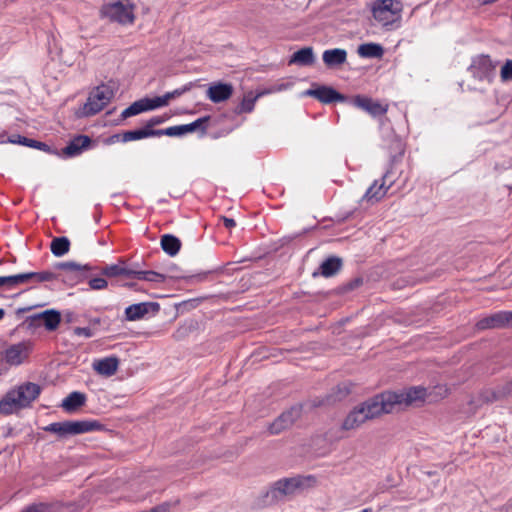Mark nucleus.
<instances>
[{
  "instance_id": "1",
  "label": "nucleus",
  "mask_w": 512,
  "mask_h": 512,
  "mask_svg": "<svg viewBox=\"0 0 512 512\" xmlns=\"http://www.w3.org/2000/svg\"><path fill=\"white\" fill-rule=\"evenodd\" d=\"M41 391V386L34 382H24L10 389L0 400V414L8 416L31 407Z\"/></svg>"
},
{
  "instance_id": "2",
  "label": "nucleus",
  "mask_w": 512,
  "mask_h": 512,
  "mask_svg": "<svg viewBox=\"0 0 512 512\" xmlns=\"http://www.w3.org/2000/svg\"><path fill=\"white\" fill-rule=\"evenodd\" d=\"M316 484L313 475H297L290 478H282L274 482L263 494V505L270 506L283 501L285 497L292 496L298 491L310 488Z\"/></svg>"
},
{
  "instance_id": "3",
  "label": "nucleus",
  "mask_w": 512,
  "mask_h": 512,
  "mask_svg": "<svg viewBox=\"0 0 512 512\" xmlns=\"http://www.w3.org/2000/svg\"><path fill=\"white\" fill-rule=\"evenodd\" d=\"M382 414H387V406H385L381 394H377L355 406L347 414L341 427L343 430H354L366 421L377 418Z\"/></svg>"
},
{
  "instance_id": "4",
  "label": "nucleus",
  "mask_w": 512,
  "mask_h": 512,
  "mask_svg": "<svg viewBox=\"0 0 512 512\" xmlns=\"http://www.w3.org/2000/svg\"><path fill=\"white\" fill-rule=\"evenodd\" d=\"M104 425L97 420H77L53 422L44 427L46 432L54 433L60 438L69 435H78L92 431L103 430Z\"/></svg>"
},
{
  "instance_id": "5",
  "label": "nucleus",
  "mask_w": 512,
  "mask_h": 512,
  "mask_svg": "<svg viewBox=\"0 0 512 512\" xmlns=\"http://www.w3.org/2000/svg\"><path fill=\"white\" fill-rule=\"evenodd\" d=\"M380 394L387 406V413H391L397 405L408 406L424 402L427 391L424 387L414 386L399 392L386 391Z\"/></svg>"
},
{
  "instance_id": "6",
  "label": "nucleus",
  "mask_w": 512,
  "mask_h": 512,
  "mask_svg": "<svg viewBox=\"0 0 512 512\" xmlns=\"http://www.w3.org/2000/svg\"><path fill=\"white\" fill-rule=\"evenodd\" d=\"M403 5L398 0H375L371 7L373 18L383 27L401 20Z\"/></svg>"
},
{
  "instance_id": "7",
  "label": "nucleus",
  "mask_w": 512,
  "mask_h": 512,
  "mask_svg": "<svg viewBox=\"0 0 512 512\" xmlns=\"http://www.w3.org/2000/svg\"><path fill=\"white\" fill-rule=\"evenodd\" d=\"M397 161V156H392L390 159L389 167L380 180H375L372 185L366 190L362 197V200L366 201H379L381 200L388 189L396 181V177L393 175V165Z\"/></svg>"
},
{
  "instance_id": "8",
  "label": "nucleus",
  "mask_w": 512,
  "mask_h": 512,
  "mask_svg": "<svg viewBox=\"0 0 512 512\" xmlns=\"http://www.w3.org/2000/svg\"><path fill=\"white\" fill-rule=\"evenodd\" d=\"M114 97L113 90L107 85H100L94 88L84 105L86 115H95L102 111Z\"/></svg>"
},
{
  "instance_id": "9",
  "label": "nucleus",
  "mask_w": 512,
  "mask_h": 512,
  "mask_svg": "<svg viewBox=\"0 0 512 512\" xmlns=\"http://www.w3.org/2000/svg\"><path fill=\"white\" fill-rule=\"evenodd\" d=\"M100 13L103 18L121 24L132 23L134 20L132 7L124 5L121 1L104 4Z\"/></svg>"
},
{
  "instance_id": "10",
  "label": "nucleus",
  "mask_w": 512,
  "mask_h": 512,
  "mask_svg": "<svg viewBox=\"0 0 512 512\" xmlns=\"http://www.w3.org/2000/svg\"><path fill=\"white\" fill-rule=\"evenodd\" d=\"M469 70L479 80H490L493 77L495 64L488 55H480L473 58Z\"/></svg>"
},
{
  "instance_id": "11",
  "label": "nucleus",
  "mask_w": 512,
  "mask_h": 512,
  "mask_svg": "<svg viewBox=\"0 0 512 512\" xmlns=\"http://www.w3.org/2000/svg\"><path fill=\"white\" fill-rule=\"evenodd\" d=\"M301 407L293 406L284 411L277 419L272 422L268 430L270 434L275 435L281 433L283 430L289 428L301 415Z\"/></svg>"
},
{
  "instance_id": "12",
  "label": "nucleus",
  "mask_w": 512,
  "mask_h": 512,
  "mask_svg": "<svg viewBox=\"0 0 512 512\" xmlns=\"http://www.w3.org/2000/svg\"><path fill=\"white\" fill-rule=\"evenodd\" d=\"M27 321L32 326L44 325L47 330L53 331L59 326L61 315L58 311L50 309L27 317Z\"/></svg>"
},
{
  "instance_id": "13",
  "label": "nucleus",
  "mask_w": 512,
  "mask_h": 512,
  "mask_svg": "<svg viewBox=\"0 0 512 512\" xmlns=\"http://www.w3.org/2000/svg\"><path fill=\"white\" fill-rule=\"evenodd\" d=\"M160 310V305L157 302H140L129 305L125 309V320L138 321L143 319L147 314H156Z\"/></svg>"
},
{
  "instance_id": "14",
  "label": "nucleus",
  "mask_w": 512,
  "mask_h": 512,
  "mask_svg": "<svg viewBox=\"0 0 512 512\" xmlns=\"http://www.w3.org/2000/svg\"><path fill=\"white\" fill-rule=\"evenodd\" d=\"M504 327H512V311H498L477 323L480 330Z\"/></svg>"
},
{
  "instance_id": "15",
  "label": "nucleus",
  "mask_w": 512,
  "mask_h": 512,
  "mask_svg": "<svg viewBox=\"0 0 512 512\" xmlns=\"http://www.w3.org/2000/svg\"><path fill=\"white\" fill-rule=\"evenodd\" d=\"M91 139L86 135H78L71 139L67 146L62 149L61 155L65 158H73L80 155L89 148Z\"/></svg>"
},
{
  "instance_id": "16",
  "label": "nucleus",
  "mask_w": 512,
  "mask_h": 512,
  "mask_svg": "<svg viewBox=\"0 0 512 512\" xmlns=\"http://www.w3.org/2000/svg\"><path fill=\"white\" fill-rule=\"evenodd\" d=\"M353 104L373 117L384 115L387 112L386 106L366 96H356L353 99Z\"/></svg>"
},
{
  "instance_id": "17",
  "label": "nucleus",
  "mask_w": 512,
  "mask_h": 512,
  "mask_svg": "<svg viewBox=\"0 0 512 512\" xmlns=\"http://www.w3.org/2000/svg\"><path fill=\"white\" fill-rule=\"evenodd\" d=\"M306 95L313 96L322 103L330 104L336 101H343L344 96L337 92L334 88L328 86H320L315 89H309Z\"/></svg>"
},
{
  "instance_id": "18",
  "label": "nucleus",
  "mask_w": 512,
  "mask_h": 512,
  "mask_svg": "<svg viewBox=\"0 0 512 512\" xmlns=\"http://www.w3.org/2000/svg\"><path fill=\"white\" fill-rule=\"evenodd\" d=\"M322 60L329 69H336L347 61V51L343 48L327 49L322 54Z\"/></svg>"
},
{
  "instance_id": "19",
  "label": "nucleus",
  "mask_w": 512,
  "mask_h": 512,
  "mask_svg": "<svg viewBox=\"0 0 512 512\" xmlns=\"http://www.w3.org/2000/svg\"><path fill=\"white\" fill-rule=\"evenodd\" d=\"M233 86L229 83H217L207 90V97L214 103L223 102L231 97Z\"/></svg>"
},
{
  "instance_id": "20",
  "label": "nucleus",
  "mask_w": 512,
  "mask_h": 512,
  "mask_svg": "<svg viewBox=\"0 0 512 512\" xmlns=\"http://www.w3.org/2000/svg\"><path fill=\"white\" fill-rule=\"evenodd\" d=\"M27 357V349L24 343L11 345L5 351V360L8 364L18 366Z\"/></svg>"
},
{
  "instance_id": "21",
  "label": "nucleus",
  "mask_w": 512,
  "mask_h": 512,
  "mask_svg": "<svg viewBox=\"0 0 512 512\" xmlns=\"http://www.w3.org/2000/svg\"><path fill=\"white\" fill-rule=\"evenodd\" d=\"M119 361L116 357H105L93 363V369L100 375L110 377L118 369Z\"/></svg>"
},
{
  "instance_id": "22",
  "label": "nucleus",
  "mask_w": 512,
  "mask_h": 512,
  "mask_svg": "<svg viewBox=\"0 0 512 512\" xmlns=\"http://www.w3.org/2000/svg\"><path fill=\"white\" fill-rule=\"evenodd\" d=\"M9 142L12 144H20L30 148L38 149L49 154H58V152L52 149L49 145L44 142L37 141L35 139L27 138L21 135H13L9 138Z\"/></svg>"
},
{
  "instance_id": "23",
  "label": "nucleus",
  "mask_w": 512,
  "mask_h": 512,
  "mask_svg": "<svg viewBox=\"0 0 512 512\" xmlns=\"http://www.w3.org/2000/svg\"><path fill=\"white\" fill-rule=\"evenodd\" d=\"M87 397L85 393L73 391L68 394L61 403V407L66 412H74L86 403Z\"/></svg>"
},
{
  "instance_id": "24",
  "label": "nucleus",
  "mask_w": 512,
  "mask_h": 512,
  "mask_svg": "<svg viewBox=\"0 0 512 512\" xmlns=\"http://www.w3.org/2000/svg\"><path fill=\"white\" fill-rule=\"evenodd\" d=\"M315 62V55L312 47H304L294 52L289 59V64L310 66Z\"/></svg>"
},
{
  "instance_id": "25",
  "label": "nucleus",
  "mask_w": 512,
  "mask_h": 512,
  "mask_svg": "<svg viewBox=\"0 0 512 512\" xmlns=\"http://www.w3.org/2000/svg\"><path fill=\"white\" fill-rule=\"evenodd\" d=\"M161 248L165 253L173 257L178 254L181 248V241L172 234H164L161 237Z\"/></svg>"
},
{
  "instance_id": "26",
  "label": "nucleus",
  "mask_w": 512,
  "mask_h": 512,
  "mask_svg": "<svg viewBox=\"0 0 512 512\" xmlns=\"http://www.w3.org/2000/svg\"><path fill=\"white\" fill-rule=\"evenodd\" d=\"M342 267V260L339 257L331 256L320 265V273L324 277L334 276Z\"/></svg>"
},
{
  "instance_id": "27",
  "label": "nucleus",
  "mask_w": 512,
  "mask_h": 512,
  "mask_svg": "<svg viewBox=\"0 0 512 512\" xmlns=\"http://www.w3.org/2000/svg\"><path fill=\"white\" fill-rule=\"evenodd\" d=\"M357 53L362 58H380L384 53V49L377 43H364L359 45Z\"/></svg>"
},
{
  "instance_id": "28",
  "label": "nucleus",
  "mask_w": 512,
  "mask_h": 512,
  "mask_svg": "<svg viewBox=\"0 0 512 512\" xmlns=\"http://www.w3.org/2000/svg\"><path fill=\"white\" fill-rule=\"evenodd\" d=\"M137 280H144L154 283H162L166 277L164 274L152 271V270H133L131 269V277Z\"/></svg>"
},
{
  "instance_id": "29",
  "label": "nucleus",
  "mask_w": 512,
  "mask_h": 512,
  "mask_svg": "<svg viewBox=\"0 0 512 512\" xmlns=\"http://www.w3.org/2000/svg\"><path fill=\"white\" fill-rule=\"evenodd\" d=\"M152 136H156V130L146 129L144 127L141 129L130 130V131L124 132L122 135V140L124 142H129V141H136V140H140V139H144V138H148V137H152Z\"/></svg>"
},
{
  "instance_id": "30",
  "label": "nucleus",
  "mask_w": 512,
  "mask_h": 512,
  "mask_svg": "<svg viewBox=\"0 0 512 512\" xmlns=\"http://www.w3.org/2000/svg\"><path fill=\"white\" fill-rule=\"evenodd\" d=\"M51 252L56 257L64 256L70 249V241L67 237H56L50 245Z\"/></svg>"
},
{
  "instance_id": "31",
  "label": "nucleus",
  "mask_w": 512,
  "mask_h": 512,
  "mask_svg": "<svg viewBox=\"0 0 512 512\" xmlns=\"http://www.w3.org/2000/svg\"><path fill=\"white\" fill-rule=\"evenodd\" d=\"M147 111H148V108H147L146 100H145V98H142V99H139V100L133 102L129 107L124 109L121 112V118L127 119L129 117L136 116V115H139V114H141L143 112H147Z\"/></svg>"
},
{
  "instance_id": "32",
  "label": "nucleus",
  "mask_w": 512,
  "mask_h": 512,
  "mask_svg": "<svg viewBox=\"0 0 512 512\" xmlns=\"http://www.w3.org/2000/svg\"><path fill=\"white\" fill-rule=\"evenodd\" d=\"M56 268L73 274L77 280L84 277V272L87 269L86 266H81L73 261L60 262L56 265Z\"/></svg>"
},
{
  "instance_id": "33",
  "label": "nucleus",
  "mask_w": 512,
  "mask_h": 512,
  "mask_svg": "<svg viewBox=\"0 0 512 512\" xmlns=\"http://www.w3.org/2000/svg\"><path fill=\"white\" fill-rule=\"evenodd\" d=\"M101 273L107 277L125 276L131 277V269L120 266L118 264H112L105 266Z\"/></svg>"
},
{
  "instance_id": "34",
  "label": "nucleus",
  "mask_w": 512,
  "mask_h": 512,
  "mask_svg": "<svg viewBox=\"0 0 512 512\" xmlns=\"http://www.w3.org/2000/svg\"><path fill=\"white\" fill-rule=\"evenodd\" d=\"M258 96L259 95L254 96L252 94L245 96L240 102V104L236 107L235 113L242 114L252 112L254 110Z\"/></svg>"
},
{
  "instance_id": "35",
  "label": "nucleus",
  "mask_w": 512,
  "mask_h": 512,
  "mask_svg": "<svg viewBox=\"0 0 512 512\" xmlns=\"http://www.w3.org/2000/svg\"><path fill=\"white\" fill-rule=\"evenodd\" d=\"M184 134H186V132L183 125L171 126L166 129L156 130V136L166 135L170 137H175L182 136Z\"/></svg>"
},
{
  "instance_id": "36",
  "label": "nucleus",
  "mask_w": 512,
  "mask_h": 512,
  "mask_svg": "<svg viewBox=\"0 0 512 512\" xmlns=\"http://www.w3.org/2000/svg\"><path fill=\"white\" fill-rule=\"evenodd\" d=\"M148 111L166 106L168 104L165 95L154 97V98H145Z\"/></svg>"
},
{
  "instance_id": "37",
  "label": "nucleus",
  "mask_w": 512,
  "mask_h": 512,
  "mask_svg": "<svg viewBox=\"0 0 512 512\" xmlns=\"http://www.w3.org/2000/svg\"><path fill=\"white\" fill-rule=\"evenodd\" d=\"M32 280L35 282H48L56 279V274L50 271L31 272Z\"/></svg>"
},
{
  "instance_id": "38",
  "label": "nucleus",
  "mask_w": 512,
  "mask_h": 512,
  "mask_svg": "<svg viewBox=\"0 0 512 512\" xmlns=\"http://www.w3.org/2000/svg\"><path fill=\"white\" fill-rule=\"evenodd\" d=\"M501 79L503 81H512V60H507L502 66Z\"/></svg>"
},
{
  "instance_id": "39",
  "label": "nucleus",
  "mask_w": 512,
  "mask_h": 512,
  "mask_svg": "<svg viewBox=\"0 0 512 512\" xmlns=\"http://www.w3.org/2000/svg\"><path fill=\"white\" fill-rule=\"evenodd\" d=\"M108 286V282L102 277H96L89 280V287L92 290H103Z\"/></svg>"
},
{
  "instance_id": "40",
  "label": "nucleus",
  "mask_w": 512,
  "mask_h": 512,
  "mask_svg": "<svg viewBox=\"0 0 512 512\" xmlns=\"http://www.w3.org/2000/svg\"><path fill=\"white\" fill-rule=\"evenodd\" d=\"M190 87H191V84H187V85H184L181 88H177V89H175V90H173L171 92H167V93L164 94L165 98L169 102L171 99H174L176 97H179V96L183 95L185 92L190 90Z\"/></svg>"
},
{
  "instance_id": "41",
  "label": "nucleus",
  "mask_w": 512,
  "mask_h": 512,
  "mask_svg": "<svg viewBox=\"0 0 512 512\" xmlns=\"http://www.w3.org/2000/svg\"><path fill=\"white\" fill-rule=\"evenodd\" d=\"M74 334L79 337L91 338L95 335V332L91 327H76Z\"/></svg>"
},
{
  "instance_id": "42",
  "label": "nucleus",
  "mask_w": 512,
  "mask_h": 512,
  "mask_svg": "<svg viewBox=\"0 0 512 512\" xmlns=\"http://www.w3.org/2000/svg\"><path fill=\"white\" fill-rule=\"evenodd\" d=\"M207 120H208V117H202V118H198L197 120L193 121L192 123L184 124L183 126L185 129V132L189 133V132L195 131L198 127H200V125L205 123Z\"/></svg>"
},
{
  "instance_id": "43",
  "label": "nucleus",
  "mask_w": 512,
  "mask_h": 512,
  "mask_svg": "<svg viewBox=\"0 0 512 512\" xmlns=\"http://www.w3.org/2000/svg\"><path fill=\"white\" fill-rule=\"evenodd\" d=\"M166 118L164 116H153L151 117L145 125L146 129H152L153 126L160 125L165 122Z\"/></svg>"
},
{
  "instance_id": "44",
  "label": "nucleus",
  "mask_w": 512,
  "mask_h": 512,
  "mask_svg": "<svg viewBox=\"0 0 512 512\" xmlns=\"http://www.w3.org/2000/svg\"><path fill=\"white\" fill-rule=\"evenodd\" d=\"M15 277L17 286L20 284L28 283L29 281L32 280L31 272L16 274Z\"/></svg>"
},
{
  "instance_id": "45",
  "label": "nucleus",
  "mask_w": 512,
  "mask_h": 512,
  "mask_svg": "<svg viewBox=\"0 0 512 512\" xmlns=\"http://www.w3.org/2000/svg\"><path fill=\"white\" fill-rule=\"evenodd\" d=\"M45 506L43 504H32L26 507L21 512H42Z\"/></svg>"
},
{
  "instance_id": "46",
  "label": "nucleus",
  "mask_w": 512,
  "mask_h": 512,
  "mask_svg": "<svg viewBox=\"0 0 512 512\" xmlns=\"http://www.w3.org/2000/svg\"><path fill=\"white\" fill-rule=\"evenodd\" d=\"M4 286H7L8 288L16 287L17 285L15 275L4 276Z\"/></svg>"
},
{
  "instance_id": "47",
  "label": "nucleus",
  "mask_w": 512,
  "mask_h": 512,
  "mask_svg": "<svg viewBox=\"0 0 512 512\" xmlns=\"http://www.w3.org/2000/svg\"><path fill=\"white\" fill-rule=\"evenodd\" d=\"M222 220H223V224H224V226H225L226 228H228V229H231V228H233V227H235V226H236V222H235V220H234V219H232V218L223 217V218H222Z\"/></svg>"
},
{
  "instance_id": "48",
  "label": "nucleus",
  "mask_w": 512,
  "mask_h": 512,
  "mask_svg": "<svg viewBox=\"0 0 512 512\" xmlns=\"http://www.w3.org/2000/svg\"><path fill=\"white\" fill-rule=\"evenodd\" d=\"M102 323V319L100 317L90 319V324L92 326L100 325Z\"/></svg>"
},
{
  "instance_id": "49",
  "label": "nucleus",
  "mask_w": 512,
  "mask_h": 512,
  "mask_svg": "<svg viewBox=\"0 0 512 512\" xmlns=\"http://www.w3.org/2000/svg\"><path fill=\"white\" fill-rule=\"evenodd\" d=\"M497 0H480L482 5H488L496 2Z\"/></svg>"
},
{
  "instance_id": "50",
  "label": "nucleus",
  "mask_w": 512,
  "mask_h": 512,
  "mask_svg": "<svg viewBox=\"0 0 512 512\" xmlns=\"http://www.w3.org/2000/svg\"><path fill=\"white\" fill-rule=\"evenodd\" d=\"M4 316H5V311H4V309L0 308V321L3 319Z\"/></svg>"
},
{
  "instance_id": "51",
  "label": "nucleus",
  "mask_w": 512,
  "mask_h": 512,
  "mask_svg": "<svg viewBox=\"0 0 512 512\" xmlns=\"http://www.w3.org/2000/svg\"><path fill=\"white\" fill-rule=\"evenodd\" d=\"M359 512H373V510L371 508H365Z\"/></svg>"
},
{
  "instance_id": "52",
  "label": "nucleus",
  "mask_w": 512,
  "mask_h": 512,
  "mask_svg": "<svg viewBox=\"0 0 512 512\" xmlns=\"http://www.w3.org/2000/svg\"><path fill=\"white\" fill-rule=\"evenodd\" d=\"M0 286H4V276H0Z\"/></svg>"
},
{
  "instance_id": "53",
  "label": "nucleus",
  "mask_w": 512,
  "mask_h": 512,
  "mask_svg": "<svg viewBox=\"0 0 512 512\" xmlns=\"http://www.w3.org/2000/svg\"><path fill=\"white\" fill-rule=\"evenodd\" d=\"M2 263V260H0V264Z\"/></svg>"
}]
</instances>
